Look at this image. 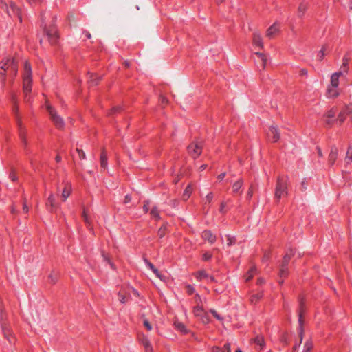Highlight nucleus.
Returning <instances> with one entry per match:
<instances>
[{"instance_id":"1","label":"nucleus","mask_w":352,"mask_h":352,"mask_svg":"<svg viewBox=\"0 0 352 352\" xmlns=\"http://www.w3.org/2000/svg\"><path fill=\"white\" fill-rule=\"evenodd\" d=\"M32 67L28 61H25L23 72V89L25 94V100L29 101L28 96L32 91Z\"/></svg>"},{"instance_id":"2","label":"nucleus","mask_w":352,"mask_h":352,"mask_svg":"<svg viewBox=\"0 0 352 352\" xmlns=\"http://www.w3.org/2000/svg\"><path fill=\"white\" fill-rule=\"evenodd\" d=\"M0 75L2 76V81H6V72H10L13 77H15L18 72V65L14 58H5L0 62Z\"/></svg>"},{"instance_id":"3","label":"nucleus","mask_w":352,"mask_h":352,"mask_svg":"<svg viewBox=\"0 0 352 352\" xmlns=\"http://www.w3.org/2000/svg\"><path fill=\"white\" fill-rule=\"evenodd\" d=\"M287 195V180L286 178L279 177L275 189V197L280 199Z\"/></svg>"},{"instance_id":"4","label":"nucleus","mask_w":352,"mask_h":352,"mask_svg":"<svg viewBox=\"0 0 352 352\" xmlns=\"http://www.w3.org/2000/svg\"><path fill=\"white\" fill-rule=\"evenodd\" d=\"M45 106L50 116V119L56 127L58 129L63 128L65 122L63 118L59 115H58L56 111L47 102H46Z\"/></svg>"},{"instance_id":"5","label":"nucleus","mask_w":352,"mask_h":352,"mask_svg":"<svg viewBox=\"0 0 352 352\" xmlns=\"http://www.w3.org/2000/svg\"><path fill=\"white\" fill-rule=\"evenodd\" d=\"M189 155L194 159L197 158L202 152V144L201 142H192L187 148Z\"/></svg>"},{"instance_id":"6","label":"nucleus","mask_w":352,"mask_h":352,"mask_svg":"<svg viewBox=\"0 0 352 352\" xmlns=\"http://www.w3.org/2000/svg\"><path fill=\"white\" fill-rule=\"evenodd\" d=\"M8 14L11 17H16L20 22L22 21L20 9L12 2L9 5L5 4Z\"/></svg>"},{"instance_id":"7","label":"nucleus","mask_w":352,"mask_h":352,"mask_svg":"<svg viewBox=\"0 0 352 352\" xmlns=\"http://www.w3.org/2000/svg\"><path fill=\"white\" fill-rule=\"evenodd\" d=\"M293 250H290L289 252H287L285 255L283 261V264L281 265V267L280 269L279 275L280 277H285L288 274V268L287 265L289 262L292 256H293Z\"/></svg>"},{"instance_id":"8","label":"nucleus","mask_w":352,"mask_h":352,"mask_svg":"<svg viewBox=\"0 0 352 352\" xmlns=\"http://www.w3.org/2000/svg\"><path fill=\"white\" fill-rule=\"evenodd\" d=\"M254 55V60L257 68L259 70H264L267 63L266 55L261 52H255Z\"/></svg>"},{"instance_id":"9","label":"nucleus","mask_w":352,"mask_h":352,"mask_svg":"<svg viewBox=\"0 0 352 352\" xmlns=\"http://www.w3.org/2000/svg\"><path fill=\"white\" fill-rule=\"evenodd\" d=\"M45 33L48 37L51 44H56L58 40V34L55 26H51L48 29H45Z\"/></svg>"},{"instance_id":"10","label":"nucleus","mask_w":352,"mask_h":352,"mask_svg":"<svg viewBox=\"0 0 352 352\" xmlns=\"http://www.w3.org/2000/svg\"><path fill=\"white\" fill-rule=\"evenodd\" d=\"M280 29V23L275 22L272 24L266 31V36L270 39L274 38L276 34H278Z\"/></svg>"},{"instance_id":"11","label":"nucleus","mask_w":352,"mask_h":352,"mask_svg":"<svg viewBox=\"0 0 352 352\" xmlns=\"http://www.w3.org/2000/svg\"><path fill=\"white\" fill-rule=\"evenodd\" d=\"M268 138L273 142H276L280 139V133L275 126H270L267 131Z\"/></svg>"},{"instance_id":"12","label":"nucleus","mask_w":352,"mask_h":352,"mask_svg":"<svg viewBox=\"0 0 352 352\" xmlns=\"http://www.w3.org/2000/svg\"><path fill=\"white\" fill-rule=\"evenodd\" d=\"M195 277L199 281L206 280L208 283H212L215 280L214 276H210L204 270L197 272Z\"/></svg>"},{"instance_id":"13","label":"nucleus","mask_w":352,"mask_h":352,"mask_svg":"<svg viewBox=\"0 0 352 352\" xmlns=\"http://www.w3.org/2000/svg\"><path fill=\"white\" fill-rule=\"evenodd\" d=\"M338 156V150L335 146H333L331 147L330 153L328 156V163L330 166H333L335 164Z\"/></svg>"},{"instance_id":"14","label":"nucleus","mask_w":352,"mask_h":352,"mask_svg":"<svg viewBox=\"0 0 352 352\" xmlns=\"http://www.w3.org/2000/svg\"><path fill=\"white\" fill-rule=\"evenodd\" d=\"M201 237L204 240L208 241L210 243L213 244L217 241V237L212 233L210 230H204L201 234Z\"/></svg>"},{"instance_id":"15","label":"nucleus","mask_w":352,"mask_h":352,"mask_svg":"<svg viewBox=\"0 0 352 352\" xmlns=\"http://www.w3.org/2000/svg\"><path fill=\"white\" fill-rule=\"evenodd\" d=\"M340 94L339 87H331V85H328L327 89V97L328 98H335L338 97Z\"/></svg>"},{"instance_id":"16","label":"nucleus","mask_w":352,"mask_h":352,"mask_svg":"<svg viewBox=\"0 0 352 352\" xmlns=\"http://www.w3.org/2000/svg\"><path fill=\"white\" fill-rule=\"evenodd\" d=\"M252 43L254 46L258 47L260 48L263 47V39L259 32H254L252 36Z\"/></svg>"},{"instance_id":"17","label":"nucleus","mask_w":352,"mask_h":352,"mask_svg":"<svg viewBox=\"0 0 352 352\" xmlns=\"http://www.w3.org/2000/svg\"><path fill=\"white\" fill-rule=\"evenodd\" d=\"M17 124H18V128H19V134L20 139H21V142H23V144H24V146H25L27 145L25 130L23 127L22 123L19 120H17Z\"/></svg>"},{"instance_id":"18","label":"nucleus","mask_w":352,"mask_h":352,"mask_svg":"<svg viewBox=\"0 0 352 352\" xmlns=\"http://www.w3.org/2000/svg\"><path fill=\"white\" fill-rule=\"evenodd\" d=\"M342 75V72H338L332 74L331 76V81L329 85L331 87H338L339 86V78Z\"/></svg>"},{"instance_id":"19","label":"nucleus","mask_w":352,"mask_h":352,"mask_svg":"<svg viewBox=\"0 0 352 352\" xmlns=\"http://www.w3.org/2000/svg\"><path fill=\"white\" fill-rule=\"evenodd\" d=\"M46 206L50 212L54 211L55 209L56 208L57 206H56V200H55L54 195L53 194L50 195V196L47 199V201L46 202Z\"/></svg>"},{"instance_id":"20","label":"nucleus","mask_w":352,"mask_h":352,"mask_svg":"<svg viewBox=\"0 0 352 352\" xmlns=\"http://www.w3.org/2000/svg\"><path fill=\"white\" fill-rule=\"evenodd\" d=\"M2 330L5 338L8 340L10 343H14L15 338L12 336V332L8 327L2 325Z\"/></svg>"},{"instance_id":"21","label":"nucleus","mask_w":352,"mask_h":352,"mask_svg":"<svg viewBox=\"0 0 352 352\" xmlns=\"http://www.w3.org/2000/svg\"><path fill=\"white\" fill-rule=\"evenodd\" d=\"M350 61V56H349V54L347 53L346 54L343 58H342V65H341V69L342 72V74L343 73H347L348 71H349V63Z\"/></svg>"},{"instance_id":"22","label":"nucleus","mask_w":352,"mask_h":352,"mask_svg":"<svg viewBox=\"0 0 352 352\" xmlns=\"http://www.w3.org/2000/svg\"><path fill=\"white\" fill-rule=\"evenodd\" d=\"M309 6V3L306 1H302L301 3H300L298 8V14L299 16H302L305 14L307 8Z\"/></svg>"},{"instance_id":"23","label":"nucleus","mask_w":352,"mask_h":352,"mask_svg":"<svg viewBox=\"0 0 352 352\" xmlns=\"http://www.w3.org/2000/svg\"><path fill=\"white\" fill-rule=\"evenodd\" d=\"M72 193V186L70 184H67L62 192L61 197L63 201H65Z\"/></svg>"},{"instance_id":"24","label":"nucleus","mask_w":352,"mask_h":352,"mask_svg":"<svg viewBox=\"0 0 352 352\" xmlns=\"http://www.w3.org/2000/svg\"><path fill=\"white\" fill-rule=\"evenodd\" d=\"M212 352H231L230 344L229 343H226L222 348L213 346Z\"/></svg>"},{"instance_id":"25","label":"nucleus","mask_w":352,"mask_h":352,"mask_svg":"<svg viewBox=\"0 0 352 352\" xmlns=\"http://www.w3.org/2000/svg\"><path fill=\"white\" fill-rule=\"evenodd\" d=\"M100 166L105 169L107 166V155L105 150H102L100 155Z\"/></svg>"},{"instance_id":"26","label":"nucleus","mask_w":352,"mask_h":352,"mask_svg":"<svg viewBox=\"0 0 352 352\" xmlns=\"http://www.w3.org/2000/svg\"><path fill=\"white\" fill-rule=\"evenodd\" d=\"M206 312L202 305H197L193 308V314L196 317H201Z\"/></svg>"},{"instance_id":"27","label":"nucleus","mask_w":352,"mask_h":352,"mask_svg":"<svg viewBox=\"0 0 352 352\" xmlns=\"http://www.w3.org/2000/svg\"><path fill=\"white\" fill-rule=\"evenodd\" d=\"M344 162L346 165L350 164L352 162V146H349L346 153V157L344 158Z\"/></svg>"},{"instance_id":"28","label":"nucleus","mask_w":352,"mask_h":352,"mask_svg":"<svg viewBox=\"0 0 352 352\" xmlns=\"http://www.w3.org/2000/svg\"><path fill=\"white\" fill-rule=\"evenodd\" d=\"M174 326L176 329L181 331L182 333H188V330H187L186 326L182 322H179V321H175L174 322Z\"/></svg>"},{"instance_id":"29","label":"nucleus","mask_w":352,"mask_h":352,"mask_svg":"<svg viewBox=\"0 0 352 352\" xmlns=\"http://www.w3.org/2000/svg\"><path fill=\"white\" fill-rule=\"evenodd\" d=\"M327 50V45H322L321 49L318 51L317 54V58L318 60L322 61L326 56V52Z\"/></svg>"},{"instance_id":"30","label":"nucleus","mask_w":352,"mask_h":352,"mask_svg":"<svg viewBox=\"0 0 352 352\" xmlns=\"http://www.w3.org/2000/svg\"><path fill=\"white\" fill-rule=\"evenodd\" d=\"M243 185V179H240L238 181H236L232 185V190H233V192H235V193L239 192V190L241 189Z\"/></svg>"},{"instance_id":"31","label":"nucleus","mask_w":352,"mask_h":352,"mask_svg":"<svg viewBox=\"0 0 352 352\" xmlns=\"http://www.w3.org/2000/svg\"><path fill=\"white\" fill-rule=\"evenodd\" d=\"M142 344L144 346V349L146 352H153V347L148 339L147 338H144L142 340Z\"/></svg>"},{"instance_id":"32","label":"nucleus","mask_w":352,"mask_h":352,"mask_svg":"<svg viewBox=\"0 0 352 352\" xmlns=\"http://www.w3.org/2000/svg\"><path fill=\"white\" fill-rule=\"evenodd\" d=\"M263 292H259L256 294H254L250 297V301L253 304H256L258 301H259L263 298Z\"/></svg>"},{"instance_id":"33","label":"nucleus","mask_w":352,"mask_h":352,"mask_svg":"<svg viewBox=\"0 0 352 352\" xmlns=\"http://www.w3.org/2000/svg\"><path fill=\"white\" fill-rule=\"evenodd\" d=\"M254 343L262 349L265 346V340L263 336H257L254 339Z\"/></svg>"},{"instance_id":"34","label":"nucleus","mask_w":352,"mask_h":352,"mask_svg":"<svg viewBox=\"0 0 352 352\" xmlns=\"http://www.w3.org/2000/svg\"><path fill=\"white\" fill-rule=\"evenodd\" d=\"M256 269L255 267H251V269L248 272L246 276H245V280L249 281L250 280L252 277L256 274Z\"/></svg>"},{"instance_id":"35","label":"nucleus","mask_w":352,"mask_h":352,"mask_svg":"<svg viewBox=\"0 0 352 352\" xmlns=\"http://www.w3.org/2000/svg\"><path fill=\"white\" fill-rule=\"evenodd\" d=\"M192 187L190 186H188L184 191V193L182 195L183 199L184 200L188 199L190 197V196L192 193Z\"/></svg>"},{"instance_id":"36","label":"nucleus","mask_w":352,"mask_h":352,"mask_svg":"<svg viewBox=\"0 0 352 352\" xmlns=\"http://www.w3.org/2000/svg\"><path fill=\"white\" fill-rule=\"evenodd\" d=\"M151 214L156 220L160 219V211L156 206L153 207V208L151 210Z\"/></svg>"},{"instance_id":"37","label":"nucleus","mask_w":352,"mask_h":352,"mask_svg":"<svg viewBox=\"0 0 352 352\" xmlns=\"http://www.w3.org/2000/svg\"><path fill=\"white\" fill-rule=\"evenodd\" d=\"M313 348V343L311 340H307L304 344L302 352H311Z\"/></svg>"},{"instance_id":"38","label":"nucleus","mask_w":352,"mask_h":352,"mask_svg":"<svg viewBox=\"0 0 352 352\" xmlns=\"http://www.w3.org/2000/svg\"><path fill=\"white\" fill-rule=\"evenodd\" d=\"M118 299L121 303H126L128 301L129 296H126L122 292H119Z\"/></svg>"},{"instance_id":"39","label":"nucleus","mask_w":352,"mask_h":352,"mask_svg":"<svg viewBox=\"0 0 352 352\" xmlns=\"http://www.w3.org/2000/svg\"><path fill=\"white\" fill-rule=\"evenodd\" d=\"M144 261L145 263V264L146 265V266L151 270H152L153 272H157V268L153 265V263H151L148 259L146 258H144Z\"/></svg>"},{"instance_id":"40","label":"nucleus","mask_w":352,"mask_h":352,"mask_svg":"<svg viewBox=\"0 0 352 352\" xmlns=\"http://www.w3.org/2000/svg\"><path fill=\"white\" fill-rule=\"evenodd\" d=\"M226 238H227V245L228 246H231V245L235 244V243H236L235 237L232 236L230 235H227Z\"/></svg>"},{"instance_id":"41","label":"nucleus","mask_w":352,"mask_h":352,"mask_svg":"<svg viewBox=\"0 0 352 352\" xmlns=\"http://www.w3.org/2000/svg\"><path fill=\"white\" fill-rule=\"evenodd\" d=\"M200 319L204 324H208L210 322L209 316L206 311L202 315V316L200 317Z\"/></svg>"},{"instance_id":"42","label":"nucleus","mask_w":352,"mask_h":352,"mask_svg":"<svg viewBox=\"0 0 352 352\" xmlns=\"http://www.w3.org/2000/svg\"><path fill=\"white\" fill-rule=\"evenodd\" d=\"M299 324H300V342L302 339V314H299V319H298Z\"/></svg>"},{"instance_id":"43","label":"nucleus","mask_w":352,"mask_h":352,"mask_svg":"<svg viewBox=\"0 0 352 352\" xmlns=\"http://www.w3.org/2000/svg\"><path fill=\"white\" fill-rule=\"evenodd\" d=\"M49 279L52 284H55L58 280V276L56 274H54L53 273H51L49 275Z\"/></svg>"},{"instance_id":"44","label":"nucleus","mask_w":352,"mask_h":352,"mask_svg":"<svg viewBox=\"0 0 352 352\" xmlns=\"http://www.w3.org/2000/svg\"><path fill=\"white\" fill-rule=\"evenodd\" d=\"M166 234V228L164 227H161L158 232H157V234L158 236L160 237V238H162Z\"/></svg>"},{"instance_id":"45","label":"nucleus","mask_w":352,"mask_h":352,"mask_svg":"<svg viewBox=\"0 0 352 352\" xmlns=\"http://www.w3.org/2000/svg\"><path fill=\"white\" fill-rule=\"evenodd\" d=\"M76 151L78 152V157L80 160H85L86 158L85 153L82 150L77 148Z\"/></svg>"},{"instance_id":"46","label":"nucleus","mask_w":352,"mask_h":352,"mask_svg":"<svg viewBox=\"0 0 352 352\" xmlns=\"http://www.w3.org/2000/svg\"><path fill=\"white\" fill-rule=\"evenodd\" d=\"M213 197H214V195H213V194L212 192L208 193L206 195V203L205 204H206V203H208V204L211 203V201L213 199Z\"/></svg>"},{"instance_id":"47","label":"nucleus","mask_w":352,"mask_h":352,"mask_svg":"<svg viewBox=\"0 0 352 352\" xmlns=\"http://www.w3.org/2000/svg\"><path fill=\"white\" fill-rule=\"evenodd\" d=\"M155 276L159 278L160 280H165L166 279V276L162 274L161 272H160V271L157 269V272H153Z\"/></svg>"},{"instance_id":"48","label":"nucleus","mask_w":352,"mask_h":352,"mask_svg":"<svg viewBox=\"0 0 352 352\" xmlns=\"http://www.w3.org/2000/svg\"><path fill=\"white\" fill-rule=\"evenodd\" d=\"M210 313L219 320H222L223 318L220 316V315L214 310L210 309Z\"/></svg>"},{"instance_id":"49","label":"nucleus","mask_w":352,"mask_h":352,"mask_svg":"<svg viewBox=\"0 0 352 352\" xmlns=\"http://www.w3.org/2000/svg\"><path fill=\"white\" fill-rule=\"evenodd\" d=\"M144 325L148 331H151L152 329V325L147 319L144 320Z\"/></svg>"},{"instance_id":"50","label":"nucleus","mask_w":352,"mask_h":352,"mask_svg":"<svg viewBox=\"0 0 352 352\" xmlns=\"http://www.w3.org/2000/svg\"><path fill=\"white\" fill-rule=\"evenodd\" d=\"M149 201H145L144 206H143V210L145 213H147L149 211Z\"/></svg>"},{"instance_id":"51","label":"nucleus","mask_w":352,"mask_h":352,"mask_svg":"<svg viewBox=\"0 0 352 352\" xmlns=\"http://www.w3.org/2000/svg\"><path fill=\"white\" fill-rule=\"evenodd\" d=\"M194 292H195V289H194V287L192 285H187V287H186V292L188 294L191 295V294H192L194 293Z\"/></svg>"},{"instance_id":"52","label":"nucleus","mask_w":352,"mask_h":352,"mask_svg":"<svg viewBox=\"0 0 352 352\" xmlns=\"http://www.w3.org/2000/svg\"><path fill=\"white\" fill-rule=\"evenodd\" d=\"M336 115V111L333 110V109H331L330 111H329L327 114H326V116L329 118H333Z\"/></svg>"},{"instance_id":"53","label":"nucleus","mask_w":352,"mask_h":352,"mask_svg":"<svg viewBox=\"0 0 352 352\" xmlns=\"http://www.w3.org/2000/svg\"><path fill=\"white\" fill-rule=\"evenodd\" d=\"M203 260L208 261L212 258V254L209 252H206L203 254Z\"/></svg>"},{"instance_id":"54","label":"nucleus","mask_w":352,"mask_h":352,"mask_svg":"<svg viewBox=\"0 0 352 352\" xmlns=\"http://www.w3.org/2000/svg\"><path fill=\"white\" fill-rule=\"evenodd\" d=\"M82 218H83L84 221H85L87 224H89L88 215H87V212L85 211V210H84V211H83V212H82Z\"/></svg>"},{"instance_id":"55","label":"nucleus","mask_w":352,"mask_h":352,"mask_svg":"<svg viewBox=\"0 0 352 352\" xmlns=\"http://www.w3.org/2000/svg\"><path fill=\"white\" fill-rule=\"evenodd\" d=\"M12 102H13L14 105L13 111L14 112H16L18 111V107L16 105V98H15V96L14 94L12 96Z\"/></svg>"},{"instance_id":"56","label":"nucleus","mask_w":352,"mask_h":352,"mask_svg":"<svg viewBox=\"0 0 352 352\" xmlns=\"http://www.w3.org/2000/svg\"><path fill=\"white\" fill-rule=\"evenodd\" d=\"M196 297H197L196 301H197V305H202L203 300H201L200 296L199 294H197Z\"/></svg>"},{"instance_id":"57","label":"nucleus","mask_w":352,"mask_h":352,"mask_svg":"<svg viewBox=\"0 0 352 352\" xmlns=\"http://www.w3.org/2000/svg\"><path fill=\"white\" fill-rule=\"evenodd\" d=\"M226 203H225V202H222V203L221 204L220 208H219V211H220V212H221V213H224V212H224V208H225V207H226Z\"/></svg>"},{"instance_id":"58","label":"nucleus","mask_w":352,"mask_h":352,"mask_svg":"<svg viewBox=\"0 0 352 352\" xmlns=\"http://www.w3.org/2000/svg\"><path fill=\"white\" fill-rule=\"evenodd\" d=\"M120 107H116L112 108V109L111 110V114L118 112V111H120Z\"/></svg>"},{"instance_id":"59","label":"nucleus","mask_w":352,"mask_h":352,"mask_svg":"<svg viewBox=\"0 0 352 352\" xmlns=\"http://www.w3.org/2000/svg\"><path fill=\"white\" fill-rule=\"evenodd\" d=\"M131 196H130V195H126L125 196V197H124V202L125 204H127V203L130 202V201H131Z\"/></svg>"},{"instance_id":"60","label":"nucleus","mask_w":352,"mask_h":352,"mask_svg":"<svg viewBox=\"0 0 352 352\" xmlns=\"http://www.w3.org/2000/svg\"><path fill=\"white\" fill-rule=\"evenodd\" d=\"M83 34H85V37L87 38V39H90L91 38V35L90 34L89 32L88 31H84L83 32Z\"/></svg>"},{"instance_id":"61","label":"nucleus","mask_w":352,"mask_h":352,"mask_svg":"<svg viewBox=\"0 0 352 352\" xmlns=\"http://www.w3.org/2000/svg\"><path fill=\"white\" fill-rule=\"evenodd\" d=\"M226 173H221L220 175H218L217 178L219 180H222L224 179V177H226Z\"/></svg>"},{"instance_id":"62","label":"nucleus","mask_w":352,"mask_h":352,"mask_svg":"<svg viewBox=\"0 0 352 352\" xmlns=\"http://www.w3.org/2000/svg\"><path fill=\"white\" fill-rule=\"evenodd\" d=\"M317 152H318V155L320 157H322L323 156L322 150L320 149V147H317Z\"/></svg>"},{"instance_id":"63","label":"nucleus","mask_w":352,"mask_h":352,"mask_svg":"<svg viewBox=\"0 0 352 352\" xmlns=\"http://www.w3.org/2000/svg\"><path fill=\"white\" fill-rule=\"evenodd\" d=\"M27 1L29 2L30 3H36L41 2V0H27Z\"/></svg>"},{"instance_id":"64","label":"nucleus","mask_w":352,"mask_h":352,"mask_svg":"<svg viewBox=\"0 0 352 352\" xmlns=\"http://www.w3.org/2000/svg\"><path fill=\"white\" fill-rule=\"evenodd\" d=\"M161 102H162V104H165V103L167 102V99L165 97L162 96L161 97Z\"/></svg>"}]
</instances>
